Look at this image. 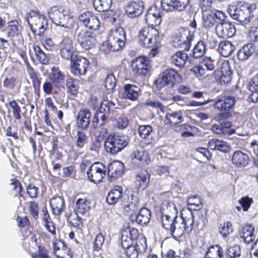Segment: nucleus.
I'll list each match as a JSON object with an SVG mask.
<instances>
[{
    "instance_id": "1",
    "label": "nucleus",
    "mask_w": 258,
    "mask_h": 258,
    "mask_svg": "<svg viewBox=\"0 0 258 258\" xmlns=\"http://www.w3.org/2000/svg\"><path fill=\"white\" fill-rule=\"evenodd\" d=\"M256 9L255 4L239 2L237 5H230L228 12L230 17L240 24L246 26L253 22L254 18L253 11Z\"/></svg>"
},
{
    "instance_id": "2",
    "label": "nucleus",
    "mask_w": 258,
    "mask_h": 258,
    "mask_svg": "<svg viewBox=\"0 0 258 258\" xmlns=\"http://www.w3.org/2000/svg\"><path fill=\"white\" fill-rule=\"evenodd\" d=\"M159 32L152 26L145 27L139 34V42L141 45L146 48H152L150 55L154 56L157 53V48L160 46Z\"/></svg>"
},
{
    "instance_id": "3",
    "label": "nucleus",
    "mask_w": 258,
    "mask_h": 258,
    "mask_svg": "<svg viewBox=\"0 0 258 258\" xmlns=\"http://www.w3.org/2000/svg\"><path fill=\"white\" fill-rule=\"evenodd\" d=\"M122 188L121 186H115L110 191L106 198V201L110 205L116 203L119 198H122V205L123 206L124 211L130 213L136 211L138 207V202L137 200L134 199L133 195H123Z\"/></svg>"
},
{
    "instance_id": "4",
    "label": "nucleus",
    "mask_w": 258,
    "mask_h": 258,
    "mask_svg": "<svg viewBox=\"0 0 258 258\" xmlns=\"http://www.w3.org/2000/svg\"><path fill=\"white\" fill-rule=\"evenodd\" d=\"M26 20L34 34L42 35L48 28L46 17L38 11H30L27 13Z\"/></svg>"
},
{
    "instance_id": "5",
    "label": "nucleus",
    "mask_w": 258,
    "mask_h": 258,
    "mask_svg": "<svg viewBox=\"0 0 258 258\" xmlns=\"http://www.w3.org/2000/svg\"><path fill=\"white\" fill-rule=\"evenodd\" d=\"M129 143V138L122 134L115 133L106 138L104 147L107 152L115 154L122 151Z\"/></svg>"
},
{
    "instance_id": "6",
    "label": "nucleus",
    "mask_w": 258,
    "mask_h": 258,
    "mask_svg": "<svg viewBox=\"0 0 258 258\" xmlns=\"http://www.w3.org/2000/svg\"><path fill=\"white\" fill-rule=\"evenodd\" d=\"M178 219L169 231L173 237L179 238L183 235L184 232L189 234L191 232L193 229L194 217L192 213L190 211L187 216L179 217Z\"/></svg>"
},
{
    "instance_id": "7",
    "label": "nucleus",
    "mask_w": 258,
    "mask_h": 258,
    "mask_svg": "<svg viewBox=\"0 0 258 258\" xmlns=\"http://www.w3.org/2000/svg\"><path fill=\"white\" fill-rule=\"evenodd\" d=\"M235 103V98L232 96H221L216 100L214 104V108L221 111H225L218 115V119L221 120L229 118L231 114L228 111L233 108Z\"/></svg>"
},
{
    "instance_id": "8",
    "label": "nucleus",
    "mask_w": 258,
    "mask_h": 258,
    "mask_svg": "<svg viewBox=\"0 0 258 258\" xmlns=\"http://www.w3.org/2000/svg\"><path fill=\"white\" fill-rule=\"evenodd\" d=\"M75 28L74 37L82 48L88 49L94 44L95 37L92 32L80 27L77 24L74 26Z\"/></svg>"
},
{
    "instance_id": "9",
    "label": "nucleus",
    "mask_w": 258,
    "mask_h": 258,
    "mask_svg": "<svg viewBox=\"0 0 258 258\" xmlns=\"http://www.w3.org/2000/svg\"><path fill=\"white\" fill-rule=\"evenodd\" d=\"M48 16L56 25L66 28H70L69 22L72 21V19L62 8L57 6L51 8L48 11Z\"/></svg>"
},
{
    "instance_id": "10",
    "label": "nucleus",
    "mask_w": 258,
    "mask_h": 258,
    "mask_svg": "<svg viewBox=\"0 0 258 258\" xmlns=\"http://www.w3.org/2000/svg\"><path fill=\"white\" fill-rule=\"evenodd\" d=\"M110 43L114 47V50H118L125 45V33L123 28L116 27L111 29L107 36Z\"/></svg>"
},
{
    "instance_id": "11",
    "label": "nucleus",
    "mask_w": 258,
    "mask_h": 258,
    "mask_svg": "<svg viewBox=\"0 0 258 258\" xmlns=\"http://www.w3.org/2000/svg\"><path fill=\"white\" fill-rule=\"evenodd\" d=\"M192 35L187 29H181L180 31L176 34L173 40V45L183 48L185 51H188L191 46Z\"/></svg>"
},
{
    "instance_id": "12",
    "label": "nucleus",
    "mask_w": 258,
    "mask_h": 258,
    "mask_svg": "<svg viewBox=\"0 0 258 258\" xmlns=\"http://www.w3.org/2000/svg\"><path fill=\"white\" fill-rule=\"evenodd\" d=\"M86 173L90 181L98 183L105 175V167L101 163H94L90 165Z\"/></svg>"
},
{
    "instance_id": "13",
    "label": "nucleus",
    "mask_w": 258,
    "mask_h": 258,
    "mask_svg": "<svg viewBox=\"0 0 258 258\" xmlns=\"http://www.w3.org/2000/svg\"><path fill=\"white\" fill-rule=\"evenodd\" d=\"M203 26L205 28H211L219 22L225 18V14L221 11L215 10L203 12Z\"/></svg>"
},
{
    "instance_id": "14",
    "label": "nucleus",
    "mask_w": 258,
    "mask_h": 258,
    "mask_svg": "<svg viewBox=\"0 0 258 258\" xmlns=\"http://www.w3.org/2000/svg\"><path fill=\"white\" fill-rule=\"evenodd\" d=\"M71 71L74 75H84L89 64V61L85 57L76 55L70 59Z\"/></svg>"
},
{
    "instance_id": "15",
    "label": "nucleus",
    "mask_w": 258,
    "mask_h": 258,
    "mask_svg": "<svg viewBox=\"0 0 258 258\" xmlns=\"http://www.w3.org/2000/svg\"><path fill=\"white\" fill-rule=\"evenodd\" d=\"M176 72L172 69H168L160 74L155 81L157 88L160 90L163 87L168 86L172 87L175 79Z\"/></svg>"
},
{
    "instance_id": "16",
    "label": "nucleus",
    "mask_w": 258,
    "mask_h": 258,
    "mask_svg": "<svg viewBox=\"0 0 258 258\" xmlns=\"http://www.w3.org/2000/svg\"><path fill=\"white\" fill-rule=\"evenodd\" d=\"M149 64L150 60L147 57L139 56L132 61V72L135 75L145 76L149 69Z\"/></svg>"
},
{
    "instance_id": "17",
    "label": "nucleus",
    "mask_w": 258,
    "mask_h": 258,
    "mask_svg": "<svg viewBox=\"0 0 258 258\" xmlns=\"http://www.w3.org/2000/svg\"><path fill=\"white\" fill-rule=\"evenodd\" d=\"M109 115V108L106 105L100 108L94 114L92 125L94 128L99 129L105 125Z\"/></svg>"
},
{
    "instance_id": "18",
    "label": "nucleus",
    "mask_w": 258,
    "mask_h": 258,
    "mask_svg": "<svg viewBox=\"0 0 258 258\" xmlns=\"http://www.w3.org/2000/svg\"><path fill=\"white\" fill-rule=\"evenodd\" d=\"M235 26L230 22L225 21L219 22L216 27V33L221 38H230L235 33Z\"/></svg>"
},
{
    "instance_id": "19",
    "label": "nucleus",
    "mask_w": 258,
    "mask_h": 258,
    "mask_svg": "<svg viewBox=\"0 0 258 258\" xmlns=\"http://www.w3.org/2000/svg\"><path fill=\"white\" fill-rule=\"evenodd\" d=\"M58 47L60 54L64 59H71L77 55L76 52L73 50V42L70 38H63L59 43Z\"/></svg>"
},
{
    "instance_id": "20",
    "label": "nucleus",
    "mask_w": 258,
    "mask_h": 258,
    "mask_svg": "<svg viewBox=\"0 0 258 258\" xmlns=\"http://www.w3.org/2000/svg\"><path fill=\"white\" fill-rule=\"evenodd\" d=\"M189 0H161V6L166 12L184 10L189 4Z\"/></svg>"
},
{
    "instance_id": "21",
    "label": "nucleus",
    "mask_w": 258,
    "mask_h": 258,
    "mask_svg": "<svg viewBox=\"0 0 258 258\" xmlns=\"http://www.w3.org/2000/svg\"><path fill=\"white\" fill-rule=\"evenodd\" d=\"M79 19L86 27L90 29L96 30L99 27L100 22L98 18L92 12L87 11L82 13L79 16Z\"/></svg>"
},
{
    "instance_id": "22",
    "label": "nucleus",
    "mask_w": 258,
    "mask_h": 258,
    "mask_svg": "<svg viewBox=\"0 0 258 258\" xmlns=\"http://www.w3.org/2000/svg\"><path fill=\"white\" fill-rule=\"evenodd\" d=\"M131 164L134 167H140L148 164L149 160L148 153L143 149H136L131 154Z\"/></svg>"
},
{
    "instance_id": "23",
    "label": "nucleus",
    "mask_w": 258,
    "mask_h": 258,
    "mask_svg": "<svg viewBox=\"0 0 258 258\" xmlns=\"http://www.w3.org/2000/svg\"><path fill=\"white\" fill-rule=\"evenodd\" d=\"M144 9V5L142 1H132L125 7V12L126 15L132 18L141 15Z\"/></svg>"
},
{
    "instance_id": "24",
    "label": "nucleus",
    "mask_w": 258,
    "mask_h": 258,
    "mask_svg": "<svg viewBox=\"0 0 258 258\" xmlns=\"http://www.w3.org/2000/svg\"><path fill=\"white\" fill-rule=\"evenodd\" d=\"M163 13L156 7H151L148 9L145 16L146 22L152 26L159 25L162 21V16Z\"/></svg>"
},
{
    "instance_id": "25",
    "label": "nucleus",
    "mask_w": 258,
    "mask_h": 258,
    "mask_svg": "<svg viewBox=\"0 0 258 258\" xmlns=\"http://www.w3.org/2000/svg\"><path fill=\"white\" fill-rule=\"evenodd\" d=\"M249 158L248 155L241 151H235L232 155L231 162L233 165L237 168H243L249 163Z\"/></svg>"
},
{
    "instance_id": "26",
    "label": "nucleus",
    "mask_w": 258,
    "mask_h": 258,
    "mask_svg": "<svg viewBox=\"0 0 258 258\" xmlns=\"http://www.w3.org/2000/svg\"><path fill=\"white\" fill-rule=\"evenodd\" d=\"M124 164L119 161H114L108 167V175L110 180H114L124 172Z\"/></svg>"
},
{
    "instance_id": "27",
    "label": "nucleus",
    "mask_w": 258,
    "mask_h": 258,
    "mask_svg": "<svg viewBox=\"0 0 258 258\" xmlns=\"http://www.w3.org/2000/svg\"><path fill=\"white\" fill-rule=\"evenodd\" d=\"M140 88L135 85L127 84L124 86L122 96L124 99L136 100L139 96Z\"/></svg>"
},
{
    "instance_id": "28",
    "label": "nucleus",
    "mask_w": 258,
    "mask_h": 258,
    "mask_svg": "<svg viewBox=\"0 0 258 258\" xmlns=\"http://www.w3.org/2000/svg\"><path fill=\"white\" fill-rule=\"evenodd\" d=\"M133 237L134 245L142 253L144 252L147 247L146 239L145 236L139 233L136 228H132V237Z\"/></svg>"
},
{
    "instance_id": "29",
    "label": "nucleus",
    "mask_w": 258,
    "mask_h": 258,
    "mask_svg": "<svg viewBox=\"0 0 258 258\" xmlns=\"http://www.w3.org/2000/svg\"><path fill=\"white\" fill-rule=\"evenodd\" d=\"M208 146L211 150H218L223 153H227L230 148L226 142L217 138L210 139Z\"/></svg>"
},
{
    "instance_id": "30",
    "label": "nucleus",
    "mask_w": 258,
    "mask_h": 258,
    "mask_svg": "<svg viewBox=\"0 0 258 258\" xmlns=\"http://www.w3.org/2000/svg\"><path fill=\"white\" fill-rule=\"evenodd\" d=\"M91 113L87 109L81 110L77 115V125L82 130L86 129L90 122Z\"/></svg>"
},
{
    "instance_id": "31",
    "label": "nucleus",
    "mask_w": 258,
    "mask_h": 258,
    "mask_svg": "<svg viewBox=\"0 0 258 258\" xmlns=\"http://www.w3.org/2000/svg\"><path fill=\"white\" fill-rule=\"evenodd\" d=\"M253 231L254 227L252 225L245 224L242 226L239 232L240 237L243 242L246 243H249L255 238Z\"/></svg>"
},
{
    "instance_id": "32",
    "label": "nucleus",
    "mask_w": 258,
    "mask_h": 258,
    "mask_svg": "<svg viewBox=\"0 0 258 258\" xmlns=\"http://www.w3.org/2000/svg\"><path fill=\"white\" fill-rule=\"evenodd\" d=\"M150 174L146 170H141L136 175L135 184L138 189L146 188L149 182Z\"/></svg>"
},
{
    "instance_id": "33",
    "label": "nucleus",
    "mask_w": 258,
    "mask_h": 258,
    "mask_svg": "<svg viewBox=\"0 0 258 258\" xmlns=\"http://www.w3.org/2000/svg\"><path fill=\"white\" fill-rule=\"evenodd\" d=\"M49 204L52 213L56 215H60L65 207L63 199L59 196L52 198Z\"/></svg>"
},
{
    "instance_id": "34",
    "label": "nucleus",
    "mask_w": 258,
    "mask_h": 258,
    "mask_svg": "<svg viewBox=\"0 0 258 258\" xmlns=\"http://www.w3.org/2000/svg\"><path fill=\"white\" fill-rule=\"evenodd\" d=\"M188 55L183 50H179L174 53L171 58L172 63L179 68L184 66L187 59Z\"/></svg>"
},
{
    "instance_id": "35",
    "label": "nucleus",
    "mask_w": 258,
    "mask_h": 258,
    "mask_svg": "<svg viewBox=\"0 0 258 258\" xmlns=\"http://www.w3.org/2000/svg\"><path fill=\"white\" fill-rule=\"evenodd\" d=\"M235 49L234 45L228 40L221 41L218 46L219 52L224 57L230 56Z\"/></svg>"
},
{
    "instance_id": "36",
    "label": "nucleus",
    "mask_w": 258,
    "mask_h": 258,
    "mask_svg": "<svg viewBox=\"0 0 258 258\" xmlns=\"http://www.w3.org/2000/svg\"><path fill=\"white\" fill-rule=\"evenodd\" d=\"M161 215H170L174 216L178 215V211L174 203L171 201H164L161 205Z\"/></svg>"
},
{
    "instance_id": "37",
    "label": "nucleus",
    "mask_w": 258,
    "mask_h": 258,
    "mask_svg": "<svg viewBox=\"0 0 258 258\" xmlns=\"http://www.w3.org/2000/svg\"><path fill=\"white\" fill-rule=\"evenodd\" d=\"M50 79L53 84L57 87L64 81L65 76L58 68L52 67L51 69V73L49 75Z\"/></svg>"
},
{
    "instance_id": "38",
    "label": "nucleus",
    "mask_w": 258,
    "mask_h": 258,
    "mask_svg": "<svg viewBox=\"0 0 258 258\" xmlns=\"http://www.w3.org/2000/svg\"><path fill=\"white\" fill-rule=\"evenodd\" d=\"M221 81L225 84L230 82L232 79V71L228 61L222 63L221 67Z\"/></svg>"
},
{
    "instance_id": "39",
    "label": "nucleus",
    "mask_w": 258,
    "mask_h": 258,
    "mask_svg": "<svg viewBox=\"0 0 258 258\" xmlns=\"http://www.w3.org/2000/svg\"><path fill=\"white\" fill-rule=\"evenodd\" d=\"M151 211L146 208H142L137 215L135 216L137 223L141 225L147 224L150 219Z\"/></svg>"
},
{
    "instance_id": "40",
    "label": "nucleus",
    "mask_w": 258,
    "mask_h": 258,
    "mask_svg": "<svg viewBox=\"0 0 258 258\" xmlns=\"http://www.w3.org/2000/svg\"><path fill=\"white\" fill-rule=\"evenodd\" d=\"M90 202L86 198H79L76 201L75 213L83 214L90 209Z\"/></svg>"
},
{
    "instance_id": "41",
    "label": "nucleus",
    "mask_w": 258,
    "mask_h": 258,
    "mask_svg": "<svg viewBox=\"0 0 258 258\" xmlns=\"http://www.w3.org/2000/svg\"><path fill=\"white\" fill-rule=\"evenodd\" d=\"M178 215L171 216L170 215H165L160 216V221L162 226L166 230H169L173 224L178 220Z\"/></svg>"
},
{
    "instance_id": "42",
    "label": "nucleus",
    "mask_w": 258,
    "mask_h": 258,
    "mask_svg": "<svg viewBox=\"0 0 258 258\" xmlns=\"http://www.w3.org/2000/svg\"><path fill=\"white\" fill-rule=\"evenodd\" d=\"M253 48L251 43L243 46L238 52L237 56L239 59L244 60L248 58L253 53Z\"/></svg>"
},
{
    "instance_id": "43",
    "label": "nucleus",
    "mask_w": 258,
    "mask_h": 258,
    "mask_svg": "<svg viewBox=\"0 0 258 258\" xmlns=\"http://www.w3.org/2000/svg\"><path fill=\"white\" fill-rule=\"evenodd\" d=\"M167 123L178 124L182 121L183 117L181 112H172L167 113L165 115Z\"/></svg>"
},
{
    "instance_id": "44",
    "label": "nucleus",
    "mask_w": 258,
    "mask_h": 258,
    "mask_svg": "<svg viewBox=\"0 0 258 258\" xmlns=\"http://www.w3.org/2000/svg\"><path fill=\"white\" fill-rule=\"evenodd\" d=\"M112 0H93V4L96 10L104 12L108 10L111 5Z\"/></svg>"
},
{
    "instance_id": "45",
    "label": "nucleus",
    "mask_w": 258,
    "mask_h": 258,
    "mask_svg": "<svg viewBox=\"0 0 258 258\" xmlns=\"http://www.w3.org/2000/svg\"><path fill=\"white\" fill-rule=\"evenodd\" d=\"M121 243L124 249L134 244L133 237H132V229L129 231V232L126 231L122 232Z\"/></svg>"
},
{
    "instance_id": "46",
    "label": "nucleus",
    "mask_w": 258,
    "mask_h": 258,
    "mask_svg": "<svg viewBox=\"0 0 258 258\" xmlns=\"http://www.w3.org/2000/svg\"><path fill=\"white\" fill-rule=\"evenodd\" d=\"M33 49L36 57L40 62L43 64H47L49 63V57L48 54L44 52L38 45H34Z\"/></svg>"
},
{
    "instance_id": "47",
    "label": "nucleus",
    "mask_w": 258,
    "mask_h": 258,
    "mask_svg": "<svg viewBox=\"0 0 258 258\" xmlns=\"http://www.w3.org/2000/svg\"><path fill=\"white\" fill-rule=\"evenodd\" d=\"M66 85L68 92L73 95H76L78 92V80L73 78H68L67 79Z\"/></svg>"
},
{
    "instance_id": "48",
    "label": "nucleus",
    "mask_w": 258,
    "mask_h": 258,
    "mask_svg": "<svg viewBox=\"0 0 258 258\" xmlns=\"http://www.w3.org/2000/svg\"><path fill=\"white\" fill-rule=\"evenodd\" d=\"M75 145L79 148L82 149L84 145L87 143L88 138L86 134L82 131H77L75 136Z\"/></svg>"
},
{
    "instance_id": "49",
    "label": "nucleus",
    "mask_w": 258,
    "mask_h": 258,
    "mask_svg": "<svg viewBox=\"0 0 258 258\" xmlns=\"http://www.w3.org/2000/svg\"><path fill=\"white\" fill-rule=\"evenodd\" d=\"M28 74L30 79L32 80V85L35 90L39 89L41 78L39 77L38 74L34 71L32 68H30L28 70Z\"/></svg>"
},
{
    "instance_id": "50",
    "label": "nucleus",
    "mask_w": 258,
    "mask_h": 258,
    "mask_svg": "<svg viewBox=\"0 0 258 258\" xmlns=\"http://www.w3.org/2000/svg\"><path fill=\"white\" fill-rule=\"evenodd\" d=\"M12 110V114L15 119L20 120L22 118L21 108L15 100H12L9 103Z\"/></svg>"
},
{
    "instance_id": "51",
    "label": "nucleus",
    "mask_w": 258,
    "mask_h": 258,
    "mask_svg": "<svg viewBox=\"0 0 258 258\" xmlns=\"http://www.w3.org/2000/svg\"><path fill=\"white\" fill-rule=\"evenodd\" d=\"M227 258H235L240 255V248L238 245L230 246L227 248L225 252Z\"/></svg>"
},
{
    "instance_id": "52",
    "label": "nucleus",
    "mask_w": 258,
    "mask_h": 258,
    "mask_svg": "<svg viewBox=\"0 0 258 258\" xmlns=\"http://www.w3.org/2000/svg\"><path fill=\"white\" fill-rule=\"evenodd\" d=\"M205 51V45L203 41H199L193 48V56L198 58L203 55Z\"/></svg>"
},
{
    "instance_id": "53",
    "label": "nucleus",
    "mask_w": 258,
    "mask_h": 258,
    "mask_svg": "<svg viewBox=\"0 0 258 258\" xmlns=\"http://www.w3.org/2000/svg\"><path fill=\"white\" fill-rule=\"evenodd\" d=\"M201 203L197 196L191 197L187 200V207L190 210H198L201 208Z\"/></svg>"
},
{
    "instance_id": "54",
    "label": "nucleus",
    "mask_w": 258,
    "mask_h": 258,
    "mask_svg": "<svg viewBox=\"0 0 258 258\" xmlns=\"http://www.w3.org/2000/svg\"><path fill=\"white\" fill-rule=\"evenodd\" d=\"M231 232H232V225L231 222L226 221L220 225L219 233L223 237H227Z\"/></svg>"
},
{
    "instance_id": "55",
    "label": "nucleus",
    "mask_w": 258,
    "mask_h": 258,
    "mask_svg": "<svg viewBox=\"0 0 258 258\" xmlns=\"http://www.w3.org/2000/svg\"><path fill=\"white\" fill-rule=\"evenodd\" d=\"M116 83V79L112 73L106 76L104 80V86L107 89L112 90L114 88Z\"/></svg>"
},
{
    "instance_id": "56",
    "label": "nucleus",
    "mask_w": 258,
    "mask_h": 258,
    "mask_svg": "<svg viewBox=\"0 0 258 258\" xmlns=\"http://www.w3.org/2000/svg\"><path fill=\"white\" fill-rule=\"evenodd\" d=\"M214 5L213 0H201L200 3L202 13L216 10Z\"/></svg>"
},
{
    "instance_id": "57",
    "label": "nucleus",
    "mask_w": 258,
    "mask_h": 258,
    "mask_svg": "<svg viewBox=\"0 0 258 258\" xmlns=\"http://www.w3.org/2000/svg\"><path fill=\"white\" fill-rule=\"evenodd\" d=\"M138 131L141 137L146 138L152 131V128L149 125H139Z\"/></svg>"
},
{
    "instance_id": "58",
    "label": "nucleus",
    "mask_w": 258,
    "mask_h": 258,
    "mask_svg": "<svg viewBox=\"0 0 258 258\" xmlns=\"http://www.w3.org/2000/svg\"><path fill=\"white\" fill-rule=\"evenodd\" d=\"M18 25V22L17 21H11L9 22L10 31L8 32L9 36L13 37L18 35L19 30Z\"/></svg>"
},
{
    "instance_id": "59",
    "label": "nucleus",
    "mask_w": 258,
    "mask_h": 258,
    "mask_svg": "<svg viewBox=\"0 0 258 258\" xmlns=\"http://www.w3.org/2000/svg\"><path fill=\"white\" fill-rule=\"evenodd\" d=\"M125 254L128 258H137L141 252L138 251L136 247L133 244L125 248Z\"/></svg>"
},
{
    "instance_id": "60",
    "label": "nucleus",
    "mask_w": 258,
    "mask_h": 258,
    "mask_svg": "<svg viewBox=\"0 0 258 258\" xmlns=\"http://www.w3.org/2000/svg\"><path fill=\"white\" fill-rule=\"evenodd\" d=\"M252 202V199L248 197V196L243 197L238 200V203L242 207L243 210L244 211L248 210Z\"/></svg>"
},
{
    "instance_id": "61",
    "label": "nucleus",
    "mask_w": 258,
    "mask_h": 258,
    "mask_svg": "<svg viewBox=\"0 0 258 258\" xmlns=\"http://www.w3.org/2000/svg\"><path fill=\"white\" fill-rule=\"evenodd\" d=\"M70 223L77 229H81L82 227V218L79 216L78 214L75 213L74 217L70 219Z\"/></svg>"
},
{
    "instance_id": "62",
    "label": "nucleus",
    "mask_w": 258,
    "mask_h": 258,
    "mask_svg": "<svg viewBox=\"0 0 258 258\" xmlns=\"http://www.w3.org/2000/svg\"><path fill=\"white\" fill-rule=\"evenodd\" d=\"M104 242V238L103 235L101 233L97 235L94 241V249L96 251L100 250Z\"/></svg>"
},
{
    "instance_id": "63",
    "label": "nucleus",
    "mask_w": 258,
    "mask_h": 258,
    "mask_svg": "<svg viewBox=\"0 0 258 258\" xmlns=\"http://www.w3.org/2000/svg\"><path fill=\"white\" fill-rule=\"evenodd\" d=\"M128 123L127 118L124 116L118 117L115 121V124L117 127L119 128H125Z\"/></svg>"
},
{
    "instance_id": "64",
    "label": "nucleus",
    "mask_w": 258,
    "mask_h": 258,
    "mask_svg": "<svg viewBox=\"0 0 258 258\" xmlns=\"http://www.w3.org/2000/svg\"><path fill=\"white\" fill-rule=\"evenodd\" d=\"M247 88L249 90L258 91V77L255 76L249 81Z\"/></svg>"
}]
</instances>
